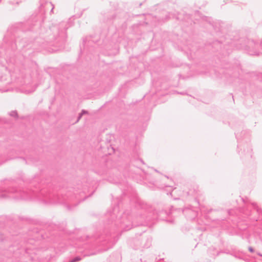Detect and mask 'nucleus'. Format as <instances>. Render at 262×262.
I'll use <instances>...</instances> for the list:
<instances>
[{"instance_id":"f257e3e1","label":"nucleus","mask_w":262,"mask_h":262,"mask_svg":"<svg viewBox=\"0 0 262 262\" xmlns=\"http://www.w3.org/2000/svg\"><path fill=\"white\" fill-rule=\"evenodd\" d=\"M80 260V258L76 257L75 258H74V259L72 260L71 261H70L69 262H76V261H79Z\"/></svg>"},{"instance_id":"f03ea898","label":"nucleus","mask_w":262,"mask_h":262,"mask_svg":"<svg viewBox=\"0 0 262 262\" xmlns=\"http://www.w3.org/2000/svg\"><path fill=\"white\" fill-rule=\"evenodd\" d=\"M248 250L251 252H254V250H253V249L251 247H249L248 248Z\"/></svg>"}]
</instances>
